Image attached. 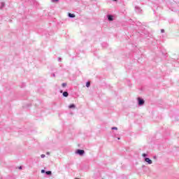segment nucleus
<instances>
[{
    "mask_svg": "<svg viewBox=\"0 0 179 179\" xmlns=\"http://www.w3.org/2000/svg\"><path fill=\"white\" fill-rule=\"evenodd\" d=\"M45 174H47V176H51V174H52V172H51L50 171H48L45 172Z\"/></svg>",
    "mask_w": 179,
    "mask_h": 179,
    "instance_id": "obj_9",
    "label": "nucleus"
},
{
    "mask_svg": "<svg viewBox=\"0 0 179 179\" xmlns=\"http://www.w3.org/2000/svg\"><path fill=\"white\" fill-rule=\"evenodd\" d=\"M112 129H113V130H114V129H115V131H117V130L118 129V128H117V127H112Z\"/></svg>",
    "mask_w": 179,
    "mask_h": 179,
    "instance_id": "obj_14",
    "label": "nucleus"
},
{
    "mask_svg": "<svg viewBox=\"0 0 179 179\" xmlns=\"http://www.w3.org/2000/svg\"><path fill=\"white\" fill-rule=\"evenodd\" d=\"M86 87H90V82H87Z\"/></svg>",
    "mask_w": 179,
    "mask_h": 179,
    "instance_id": "obj_11",
    "label": "nucleus"
},
{
    "mask_svg": "<svg viewBox=\"0 0 179 179\" xmlns=\"http://www.w3.org/2000/svg\"><path fill=\"white\" fill-rule=\"evenodd\" d=\"M138 106H143L145 104V100L141 98H138Z\"/></svg>",
    "mask_w": 179,
    "mask_h": 179,
    "instance_id": "obj_2",
    "label": "nucleus"
},
{
    "mask_svg": "<svg viewBox=\"0 0 179 179\" xmlns=\"http://www.w3.org/2000/svg\"><path fill=\"white\" fill-rule=\"evenodd\" d=\"M59 61H61V58H59Z\"/></svg>",
    "mask_w": 179,
    "mask_h": 179,
    "instance_id": "obj_24",
    "label": "nucleus"
},
{
    "mask_svg": "<svg viewBox=\"0 0 179 179\" xmlns=\"http://www.w3.org/2000/svg\"><path fill=\"white\" fill-rule=\"evenodd\" d=\"M142 156H143V157H146V156H148V155L144 153V154L142 155Z\"/></svg>",
    "mask_w": 179,
    "mask_h": 179,
    "instance_id": "obj_15",
    "label": "nucleus"
},
{
    "mask_svg": "<svg viewBox=\"0 0 179 179\" xmlns=\"http://www.w3.org/2000/svg\"><path fill=\"white\" fill-rule=\"evenodd\" d=\"M161 32L164 33V29H162Z\"/></svg>",
    "mask_w": 179,
    "mask_h": 179,
    "instance_id": "obj_19",
    "label": "nucleus"
},
{
    "mask_svg": "<svg viewBox=\"0 0 179 179\" xmlns=\"http://www.w3.org/2000/svg\"><path fill=\"white\" fill-rule=\"evenodd\" d=\"M113 1H117V0H113Z\"/></svg>",
    "mask_w": 179,
    "mask_h": 179,
    "instance_id": "obj_26",
    "label": "nucleus"
},
{
    "mask_svg": "<svg viewBox=\"0 0 179 179\" xmlns=\"http://www.w3.org/2000/svg\"><path fill=\"white\" fill-rule=\"evenodd\" d=\"M68 16H69V17H75V14H72L71 13H69Z\"/></svg>",
    "mask_w": 179,
    "mask_h": 179,
    "instance_id": "obj_8",
    "label": "nucleus"
},
{
    "mask_svg": "<svg viewBox=\"0 0 179 179\" xmlns=\"http://www.w3.org/2000/svg\"><path fill=\"white\" fill-rule=\"evenodd\" d=\"M117 139L120 141L121 138H117Z\"/></svg>",
    "mask_w": 179,
    "mask_h": 179,
    "instance_id": "obj_23",
    "label": "nucleus"
},
{
    "mask_svg": "<svg viewBox=\"0 0 179 179\" xmlns=\"http://www.w3.org/2000/svg\"><path fill=\"white\" fill-rule=\"evenodd\" d=\"M20 170H22V166H20Z\"/></svg>",
    "mask_w": 179,
    "mask_h": 179,
    "instance_id": "obj_22",
    "label": "nucleus"
},
{
    "mask_svg": "<svg viewBox=\"0 0 179 179\" xmlns=\"http://www.w3.org/2000/svg\"><path fill=\"white\" fill-rule=\"evenodd\" d=\"M75 107H76V106H75V104H71V105H69V108H75Z\"/></svg>",
    "mask_w": 179,
    "mask_h": 179,
    "instance_id": "obj_10",
    "label": "nucleus"
},
{
    "mask_svg": "<svg viewBox=\"0 0 179 179\" xmlns=\"http://www.w3.org/2000/svg\"><path fill=\"white\" fill-rule=\"evenodd\" d=\"M59 0H52V2H58Z\"/></svg>",
    "mask_w": 179,
    "mask_h": 179,
    "instance_id": "obj_16",
    "label": "nucleus"
},
{
    "mask_svg": "<svg viewBox=\"0 0 179 179\" xmlns=\"http://www.w3.org/2000/svg\"><path fill=\"white\" fill-rule=\"evenodd\" d=\"M154 159L156 160V159H157V157L156 156H154Z\"/></svg>",
    "mask_w": 179,
    "mask_h": 179,
    "instance_id": "obj_20",
    "label": "nucleus"
},
{
    "mask_svg": "<svg viewBox=\"0 0 179 179\" xmlns=\"http://www.w3.org/2000/svg\"><path fill=\"white\" fill-rule=\"evenodd\" d=\"M4 8H5V2L1 1L0 3V9H1V10H2V9H3Z\"/></svg>",
    "mask_w": 179,
    "mask_h": 179,
    "instance_id": "obj_4",
    "label": "nucleus"
},
{
    "mask_svg": "<svg viewBox=\"0 0 179 179\" xmlns=\"http://www.w3.org/2000/svg\"><path fill=\"white\" fill-rule=\"evenodd\" d=\"M144 160L148 164H152V160L148 158V157L144 158Z\"/></svg>",
    "mask_w": 179,
    "mask_h": 179,
    "instance_id": "obj_3",
    "label": "nucleus"
},
{
    "mask_svg": "<svg viewBox=\"0 0 179 179\" xmlns=\"http://www.w3.org/2000/svg\"><path fill=\"white\" fill-rule=\"evenodd\" d=\"M108 20H109L110 22H113V20H114V17L111 15H108Z\"/></svg>",
    "mask_w": 179,
    "mask_h": 179,
    "instance_id": "obj_5",
    "label": "nucleus"
},
{
    "mask_svg": "<svg viewBox=\"0 0 179 179\" xmlns=\"http://www.w3.org/2000/svg\"><path fill=\"white\" fill-rule=\"evenodd\" d=\"M62 87H66V83H63L62 84Z\"/></svg>",
    "mask_w": 179,
    "mask_h": 179,
    "instance_id": "obj_12",
    "label": "nucleus"
},
{
    "mask_svg": "<svg viewBox=\"0 0 179 179\" xmlns=\"http://www.w3.org/2000/svg\"><path fill=\"white\" fill-rule=\"evenodd\" d=\"M41 157L42 159H44V157H45V155L42 154V155H41Z\"/></svg>",
    "mask_w": 179,
    "mask_h": 179,
    "instance_id": "obj_13",
    "label": "nucleus"
},
{
    "mask_svg": "<svg viewBox=\"0 0 179 179\" xmlns=\"http://www.w3.org/2000/svg\"><path fill=\"white\" fill-rule=\"evenodd\" d=\"M135 9H136V11L139 13L142 11V10H141V8L138 7V6H136L135 7Z\"/></svg>",
    "mask_w": 179,
    "mask_h": 179,
    "instance_id": "obj_6",
    "label": "nucleus"
},
{
    "mask_svg": "<svg viewBox=\"0 0 179 179\" xmlns=\"http://www.w3.org/2000/svg\"><path fill=\"white\" fill-rule=\"evenodd\" d=\"M47 155H50V152H47Z\"/></svg>",
    "mask_w": 179,
    "mask_h": 179,
    "instance_id": "obj_25",
    "label": "nucleus"
},
{
    "mask_svg": "<svg viewBox=\"0 0 179 179\" xmlns=\"http://www.w3.org/2000/svg\"><path fill=\"white\" fill-rule=\"evenodd\" d=\"M41 173H45V170L42 169V170H41Z\"/></svg>",
    "mask_w": 179,
    "mask_h": 179,
    "instance_id": "obj_17",
    "label": "nucleus"
},
{
    "mask_svg": "<svg viewBox=\"0 0 179 179\" xmlns=\"http://www.w3.org/2000/svg\"><path fill=\"white\" fill-rule=\"evenodd\" d=\"M60 93H63V91H62V90H60Z\"/></svg>",
    "mask_w": 179,
    "mask_h": 179,
    "instance_id": "obj_21",
    "label": "nucleus"
},
{
    "mask_svg": "<svg viewBox=\"0 0 179 179\" xmlns=\"http://www.w3.org/2000/svg\"><path fill=\"white\" fill-rule=\"evenodd\" d=\"M63 96L64 97H68V96H69V94L68 93V92H64Z\"/></svg>",
    "mask_w": 179,
    "mask_h": 179,
    "instance_id": "obj_7",
    "label": "nucleus"
},
{
    "mask_svg": "<svg viewBox=\"0 0 179 179\" xmlns=\"http://www.w3.org/2000/svg\"><path fill=\"white\" fill-rule=\"evenodd\" d=\"M76 153H77V155H79L80 156H83L85 154V150H77Z\"/></svg>",
    "mask_w": 179,
    "mask_h": 179,
    "instance_id": "obj_1",
    "label": "nucleus"
},
{
    "mask_svg": "<svg viewBox=\"0 0 179 179\" xmlns=\"http://www.w3.org/2000/svg\"><path fill=\"white\" fill-rule=\"evenodd\" d=\"M52 76H53L54 78H55V73H52Z\"/></svg>",
    "mask_w": 179,
    "mask_h": 179,
    "instance_id": "obj_18",
    "label": "nucleus"
}]
</instances>
